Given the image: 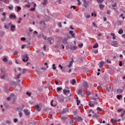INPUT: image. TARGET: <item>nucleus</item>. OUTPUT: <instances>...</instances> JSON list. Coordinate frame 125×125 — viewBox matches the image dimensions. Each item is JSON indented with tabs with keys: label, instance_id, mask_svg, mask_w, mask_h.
Wrapping results in <instances>:
<instances>
[{
	"label": "nucleus",
	"instance_id": "nucleus-1",
	"mask_svg": "<svg viewBox=\"0 0 125 125\" xmlns=\"http://www.w3.org/2000/svg\"><path fill=\"white\" fill-rule=\"evenodd\" d=\"M81 88L83 89L84 90L87 88H88V84L87 83V82L85 81L83 82V83L82 84Z\"/></svg>",
	"mask_w": 125,
	"mask_h": 125
},
{
	"label": "nucleus",
	"instance_id": "nucleus-2",
	"mask_svg": "<svg viewBox=\"0 0 125 125\" xmlns=\"http://www.w3.org/2000/svg\"><path fill=\"white\" fill-rule=\"evenodd\" d=\"M83 6H84V7H85V8H86V7H87V6H88V4H89V3L90 2H89L88 1L86 0H83Z\"/></svg>",
	"mask_w": 125,
	"mask_h": 125
},
{
	"label": "nucleus",
	"instance_id": "nucleus-3",
	"mask_svg": "<svg viewBox=\"0 0 125 125\" xmlns=\"http://www.w3.org/2000/svg\"><path fill=\"white\" fill-rule=\"evenodd\" d=\"M23 62H27L29 60V57L27 55H23L22 56Z\"/></svg>",
	"mask_w": 125,
	"mask_h": 125
},
{
	"label": "nucleus",
	"instance_id": "nucleus-4",
	"mask_svg": "<svg viewBox=\"0 0 125 125\" xmlns=\"http://www.w3.org/2000/svg\"><path fill=\"white\" fill-rule=\"evenodd\" d=\"M11 99L12 100H13V102H12L13 104H14L15 103V100H16V96L14 95V94H11L10 95Z\"/></svg>",
	"mask_w": 125,
	"mask_h": 125
},
{
	"label": "nucleus",
	"instance_id": "nucleus-5",
	"mask_svg": "<svg viewBox=\"0 0 125 125\" xmlns=\"http://www.w3.org/2000/svg\"><path fill=\"white\" fill-rule=\"evenodd\" d=\"M68 112H69V108H63L62 109V111L61 112V114L62 115H63V114H65V113H68Z\"/></svg>",
	"mask_w": 125,
	"mask_h": 125
},
{
	"label": "nucleus",
	"instance_id": "nucleus-6",
	"mask_svg": "<svg viewBox=\"0 0 125 125\" xmlns=\"http://www.w3.org/2000/svg\"><path fill=\"white\" fill-rule=\"evenodd\" d=\"M112 46H114L115 47H118V42L116 41H113L112 43H111Z\"/></svg>",
	"mask_w": 125,
	"mask_h": 125
},
{
	"label": "nucleus",
	"instance_id": "nucleus-7",
	"mask_svg": "<svg viewBox=\"0 0 125 125\" xmlns=\"http://www.w3.org/2000/svg\"><path fill=\"white\" fill-rule=\"evenodd\" d=\"M57 99L60 102H63L64 101V97L60 96L57 97Z\"/></svg>",
	"mask_w": 125,
	"mask_h": 125
},
{
	"label": "nucleus",
	"instance_id": "nucleus-8",
	"mask_svg": "<svg viewBox=\"0 0 125 125\" xmlns=\"http://www.w3.org/2000/svg\"><path fill=\"white\" fill-rule=\"evenodd\" d=\"M83 89L82 88L81 89H79L77 90V94H82V93H83Z\"/></svg>",
	"mask_w": 125,
	"mask_h": 125
},
{
	"label": "nucleus",
	"instance_id": "nucleus-9",
	"mask_svg": "<svg viewBox=\"0 0 125 125\" xmlns=\"http://www.w3.org/2000/svg\"><path fill=\"white\" fill-rule=\"evenodd\" d=\"M23 112L26 116H29V115H30V112H29V111L27 109H24Z\"/></svg>",
	"mask_w": 125,
	"mask_h": 125
},
{
	"label": "nucleus",
	"instance_id": "nucleus-10",
	"mask_svg": "<svg viewBox=\"0 0 125 125\" xmlns=\"http://www.w3.org/2000/svg\"><path fill=\"white\" fill-rule=\"evenodd\" d=\"M91 99L92 100H97V99H99V98H98V95H97V94H96L95 95V97H93V98H92Z\"/></svg>",
	"mask_w": 125,
	"mask_h": 125
},
{
	"label": "nucleus",
	"instance_id": "nucleus-11",
	"mask_svg": "<svg viewBox=\"0 0 125 125\" xmlns=\"http://www.w3.org/2000/svg\"><path fill=\"white\" fill-rule=\"evenodd\" d=\"M15 28H16L15 25H11V26L10 27V30L11 32H14L15 30Z\"/></svg>",
	"mask_w": 125,
	"mask_h": 125
},
{
	"label": "nucleus",
	"instance_id": "nucleus-12",
	"mask_svg": "<svg viewBox=\"0 0 125 125\" xmlns=\"http://www.w3.org/2000/svg\"><path fill=\"white\" fill-rule=\"evenodd\" d=\"M10 19H12V18H13L14 19H16V16L14 15H10L9 16Z\"/></svg>",
	"mask_w": 125,
	"mask_h": 125
},
{
	"label": "nucleus",
	"instance_id": "nucleus-13",
	"mask_svg": "<svg viewBox=\"0 0 125 125\" xmlns=\"http://www.w3.org/2000/svg\"><path fill=\"white\" fill-rule=\"evenodd\" d=\"M35 109L36 111H38V112H40V111H41V108H40V106L39 105H36L35 107Z\"/></svg>",
	"mask_w": 125,
	"mask_h": 125
},
{
	"label": "nucleus",
	"instance_id": "nucleus-14",
	"mask_svg": "<svg viewBox=\"0 0 125 125\" xmlns=\"http://www.w3.org/2000/svg\"><path fill=\"white\" fill-rule=\"evenodd\" d=\"M63 94H65V95H66V93H70V90L64 89L63 90Z\"/></svg>",
	"mask_w": 125,
	"mask_h": 125
},
{
	"label": "nucleus",
	"instance_id": "nucleus-15",
	"mask_svg": "<svg viewBox=\"0 0 125 125\" xmlns=\"http://www.w3.org/2000/svg\"><path fill=\"white\" fill-rule=\"evenodd\" d=\"M122 24H123V21H117V25L118 26H122Z\"/></svg>",
	"mask_w": 125,
	"mask_h": 125
},
{
	"label": "nucleus",
	"instance_id": "nucleus-16",
	"mask_svg": "<svg viewBox=\"0 0 125 125\" xmlns=\"http://www.w3.org/2000/svg\"><path fill=\"white\" fill-rule=\"evenodd\" d=\"M103 66H104V62H101L99 65L100 68H103Z\"/></svg>",
	"mask_w": 125,
	"mask_h": 125
},
{
	"label": "nucleus",
	"instance_id": "nucleus-17",
	"mask_svg": "<svg viewBox=\"0 0 125 125\" xmlns=\"http://www.w3.org/2000/svg\"><path fill=\"white\" fill-rule=\"evenodd\" d=\"M76 79H73L71 82V84L73 85H75V84H76Z\"/></svg>",
	"mask_w": 125,
	"mask_h": 125
},
{
	"label": "nucleus",
	"instance_id": "nucleus-18",
	"mask_svg": "<svg viewBox=\"0 0 125 125\" xmlns=\"http://www.w3.org/2000/svg\"><path fill=\"white\" fill-rule=\"evenodd\" d=\"M48 42H49L50 44H52V41H53V39L52 38H48Z\"/></svg>",
	"mask_w": 125,
	"mask_h": 125
},
{
	"label": "nucleus",
	"instance_id": "nucleus-19",
	"mask_svg": "<svg viewBox=\"0 0 125 125\" xmlns=\"http://www.w3.org/2000/svg\"><path fill=\"white\" fill-rule=\"evenodd\" d=\"M1 22H5L6 21V16L4 17L1 19Z\"/></svg>",
	"mask_w": 125,
	"mask_h": 125
},
{
	"label": "nucleus",
	"instance_id": "nucleus-20",
	"mask_svg": "<svg viewBox=\"0 0 125 125\" xmlns=\"http://www.w3.org/2000/svg\"><path fill=\"white\" fill-rule=\"evenodd\" d=\"M124 33V30H123V29H119V30L118 31V33L120 35H122V34H123Z\"/></svg>",
	"mask_w": 125,
	"mask_h": 125
},
{
	"label": "nucleus",
	"instance_id": "nucleus-21",
	"mask_svg": "<svg viewBox=\"0 0 125 125\" xmlns=\"http://www.w3.org/2000/svg\"><path fill=\"white\" fill-rule=\"evenodd\" d=\"M73 62H74V61L70 62L69 65H67V67H68V68H71V66H72V65H73Z\"/></svg>",
	"mask_w": 125,
	"mask_h": 125
},
{
	"label": "nucleus",
	"instance_id": "nucleus-22",
	"mask_svg": "<svg viewBox=\"0 0 125 125\" xmlns=\"http://www.w3.org/2000/svg\"><path fill=\"white\" fill-rule=\"evenodd\" d=\"M76 101H77V105H80V104H81V101H80L79 100V98L78 97L77 98Z\"/></svg>",
	"mask_w": 125,
	"mask_h": 125
},
{
	"label": "nucleus",
	"instance_id": "nucleus-23",
	"mask_svg": "<svg viewBox=\"0 0 125 125\" xmlns=\"http://www.w3.org/2000/svg\"><path fill=\"white\" fill-rule=\"evenodd\" d=\"M62 89H63V88L62 87H57V92H59V91H61V90H62Z\"/></svg>",
	"mask_w": 125,
	"mask_h": 125
},
{
	"label": "nucleus",
	"instance_id": "nucleus-24",
	"mask_svg": "<svg viewBox=\"0 0 125 125\" xmlns=\"http://www.w3.org/2000/svg\"><path fill=\"white\" fill-rule=\"evenodd\" d=\"M117 93H122L123 92V89H118L117 90Z\"/></svg>",
	"mask_w": 125,
	"mask_h": 125
},
{
	"label": "nucleus",
	"instance_id": "nucleus-25",
	"mask_svg": "<svg viewBox=\"0 0 125 125\" xmlns=\"http://www.w3.org/2000/svg\"><path fill=\"white\" fill-rule=\"evenodd\" d=\"M88 104H89V107H94V104H92L91 101L88 102Z\"/></svg>",
	"mask_w": 125,
	"mask_h": 125
},
{
	"label": "nucleus",
	"instance_id": "nucleus-26",
	"mask_svg": "<svg viewBox=\"0 0 125 125\" xmlns=\"http://www.w3.org/2000/svg\"><path fill=\"white\" fill-rule=\"evenodd\" d=\"M42 4L43 5H46V4H47V0H44V1Z\"/></svg>",
	"mask_w": 125,
	"mask_h": 125
},
{
	"label": "nucleus",
	"instance_id": "nucleus-27",
	"mask_svg": "<svg viewBox=\"0 0 125 125\" xmlns=\"http://www.w3.org/2000/svg\"><path fill=\"white\" fill-rule=\"evenodd\" d=\"M72 98H73L72 97V94H70V96L68 97V101H72Z\"/></svg>",
	"mask_w": 125,
	"mask_h": 125
},
{
	"label": "nucleus",
	"instance_id": "nucleus-28",
	"mask_svg": "<svg viewBox=\"0 0 125 125\" xmlns=\"http://www.w3.org/2000/svg\"><path fill=\"white\" fill-rule=\"evenodd\" d=\"M99 6H100V9L101 10V9H103V8H104V6L103 4H100L99 5Z\"/></svg>",
	"mask_w": 125,
	"mask_h": 125
},
{
	"label": "nucleus",
	"instance_id": "nucleus-29",
	"mask_svg": "<svg viewBox=\"0 0 125 125\" xmlns=\"http://www.w3.org/2000/svg\"><path fill=\"white\" fill-rule=\"evenodd\" d=\"M70 49H72V50H76L77 49L76 46H74L73 47H71Z\"/></svg>",
	"mask_w": 125,
	"mask_h": 125
},
{
	"label": "nucleus",
	"instance_id": "nucleus-30",
	"mask_svg": "<svg viewBox=\"0 0 125 125\" xmlns=\"http://www.w3.org/2000/svg\"><path fill=\"white\" fill-rule=\"evenodd\" d=\"M8 60H7V58L5 57L2 59V62H7Z\"/></svg>",
	"mask_w": 125,
	"mask_h": 125
},
{
	"label": "nucleus",
	"instance_id": "nucleus-31",
	"mask_svg": "<svg viewBox=\"0 0 125 125\" xmlns=\"http://www.w3.org/2000/svg\"><path fill=\"white\" fill-rule=\"evenodd\" d=\"M76 120L78 122H81L82 121H83V119H82L81 117L77 118Z\"/></svg>",
	"mask_w": 125,
	"mask_h": 125
},
{
	"label": "nucleus",
	"instance_id": "nucleus-32",
	"mask_svg": "<svg viewBox=\"0 0 125 125\" xmlns=\"http://www.w3.org/2000/svg\"><path fill=\"white\" fill-rule=\"evenodd\" d=\"M98 43H96L94 46H93V48H97L98 47Z\"/></svg>",
	"mask_w": 125,
	"mask_h": 125
},
{
	"label": "nucleus",
	"instance_id": "nucleus-33",
	"mask_svg": "<svg viewBox=\"0 0 125 125\" xmlns=\"http://www.w3.org/2000/svg\"><path fill=\"white\" fill-rule=\"evenodd\" d=\"M9 9H10V10H13V6H12V5L9 6Z\"/></svg>",
	"mask_w": 125,
	"mask_h": 125
},
{
	"label": "nucleus",
	"instance_id": "nucleus-34",
	"mask_svg": "<svg viewBox=\"0 0 125 125\" xmlns=\"http://www.w3.org/2000/svg\"><path fill=\"white\" fill-rule=\"evenodd\" d=\"M4 28H5L6 30H8V29H9V26L6 25V24H5L4 25Z\"/></svg>",
	"mask_w": 125,
	"mask_h": 125
},
{
	"label": "nucleus",
	"instance_id": "nucleus-35",
	"mask_svg": "<svg viewBox=\"0 0 125 125\" xmlns=\"http://www.w3.org/2000/svg\"><path fill=\"white\" fill-rule=\"evenodd\" d=\"M17 12H19V11H20V10H21V7H20V6H18L17 7Z\"/></svg>",
	"mask_w": 125,
	"mask_h": 125
},
{
	"label": "nucleus",
	"instance_id": "nucleus-36",
	"mask_svg": "<svg viewBox=\"0 0 125 125\" xmlns=\"http://www.w3.org/2000/svg\"><path fill=\"white\" fill-rule=\"evenodd\" d=\"M5 77H6V75H5V74H4L3 75H2L1 77V79L2 80H4V79H5Z\"/></svg>",
	"mask_w": 125,
	"mask_h": 125
},
{
	"label": "nucleus",
	"instance_id": "nucleus-37",
	"mask_svg": "<svg viewBox=\"0 0 125 125\" xmlns=\"http://www.w3.org/2000/svg\"><path fill=\"white\" fill-rule=\"evenodd\" d=\"M93 118H96L97 119L98 118V115L97 114L95 113L94 115L93 116Z\"/></svg>",
	"mask_w": 125,
	"mask_h": 125
},
{
	"label": "nucleus",
	"instance_id": "nucleus-38",
	"mask_svg": "<svg viewBox=\"0 0 125 125\" xmlns=\"http://www.w3.org/2000/svg\"><path fill=\"white\" fill-rule=\"evenodd\" d=\"M97 111H99L100 112H101V111H102V108H100L99 107H98L97 108Z\"/></svg>",
	"mask_w": 125,
	"mask_h": 125
},
{
	"label": "nucleus",
	"instance_id": "nucleus-39",
	"mask_svg": "<svg viewBox=\"0 0 125 125\" xmlns=\"http://www.w3.org/2000/svg\"><path fill=\"white\" fill-rule=\"evenodd\" d=\"M52 66H53V69L56 70V67H55V64H53Z\"/></svg>",
	"mask_w": 125,
	"mask_h": 125
},
{
	"label": "nucleus",
	"instance_id": "nucleus-40",
	"mask_svg": "<svg viewBox=\"0 0 125 125\" xmlns=\"http://www.w3.org/2000/svg\"><path fill=\"white\" fill-rule=\"evenodd\" d=\"M83 44L82 43V44H79V47H80V48H82V47H83Z\"/></svg>",
	"mask_w": 125,
	"mask_h": 125
},
{
	"label": "nucleus",
	"instance_id": "nucleus-41",
	"mask_svg": "<svg viewBox=\"0 0 125 125\" xmlns=\"http://www.w3.org/2000/svg\"><path fill=\"white\" fill-rule=\"evenodd\" d=\"M119 66L122 67L123 66V62L122 61H120L119 62Z\"/></svg>",
	"mask_w": 125,
	"mask_h": 125
},
{
	"label": "nucleus",
	"instance_id": "nucleus-42",
	"mask_svg": "<svg viewBox=\"0 0 125 125\" xmlns=\"http://www.w3.org/2000/svg\"><path fill=\"white\" fill-rule=\"evenodd\" d=\"M97 0L99 3H102V2H103V0Z\"/></svg>",
	"mask_w": 125,
	"mask_h": 125
},
{
	"label": "nucleus",
	"instance_id": "nucleus-43",
	"mask_svg": "<svg viewBox=\"0 0 125 125\" xmlns=\"http://www.w3.org/2000/svg\"><path fill=\"white\" fill-rule=\"evenodd\" d=\"M91 16H94V17H96L97 14H96V13H95V14H94V13H92V14H91Z\"/></svg>",
	"mask_w": 125,
	"mask_h": 125
},
{
	"label": "nucleus",
	"instance_id": "nucleus-44",
	"mask_svg": "<svg viewBox=\"0 0 125 125\" xmlns=\"http://www.w3.org/2000/svg\"><path fill=\"white\" fill-rule=\"evenodd\" d=\"M63 43H67V39H64L63 41Z\"/></svg>",
	"mask_w": 125,
	"mask_h": 125
},
{
	"label": "nucleus",
	"instance_id": "nucleus-45",
	"mask_svg": "<svg viewBox=\"0 0 125 125\" xmlns=\"http://www.w3.org/2000/svg\"><path fill=\"white\" fill-rule=\"evenodd\" d=\"M62 120H63V121H65L67 119V118L65 117H61Z\"/></svg>",
	"mask_w": 125,
	"mask_h": 125
},
{
	"label": "nucleus",
	"instance_id": "nucleus-46",
	"mask_svg": "<svg viewBox=\"0 0 125 125\" xmlns=\"http://www.w3.org/2000/svg\"><path fill=\"white\" fill-rule=\"evenodd\" d=\"M28 5H26V7H28V8L30 7L31 4H30V3L28 2Z\"/></svg>",
	"mask_w": 125,
	"mask_h": 125
},
{
	"label": "nucleus",
	"instance_id": "nucleus-47",
	"mask_svg": "<svg viewBox=\"0 0 125 125\" xmlns=\"http://www.w3.org/2000/svg\"><path fill=\"white\" fill-rule=\"evenodd\" d=\"M21 40L22 41H25L26 40V38H24V37H22V38H21Z\"/></svg>",
	"mask_w": 125,
	"mask_h": 125
},
{
	"label": "nucleus",
	"instance_id": "nucleus-48",
	"mask_svg": "<svg viewBox=\"0 0 125 125\" xmlns=\"http://www.w3.org/2000/svg\"><path fill=\"white\" fill-rule=\"evenodd\" d=\"M8 26H11H11H12L13 25V24L12 23V22H10L8 23Z\"/></svg>",
	"mask_w": 125,
	"mask_h": 125
},
{
	"label": "nucleus",
	"instance_id": "nucleus-49",
	"mask_svg": "<svg viewBox=\"0 0 125 125\" xmlns=\"http://www.w3.org/2000/svg\"><path fill=\"white\" fill-rule=\"evenodd\" d=\"M93 25L94 28H97V25H96V24H95V22H93Z\"/></svg>",
	"mask_w": 125,
	"mask_h": 125
},
{
	"label": "nucleus",
	"instance_id": "nucleus-50",
	"mask_svg": "<svg viewBox=\"0 0 125 125\" xmlns=\"http://www.w3.org/2000/svg\"><path fill=\"white\" fill-rule=\"evenodd\" d=\"M58 25L59 27H62V24L61 23V22H59Z\"/></svg>",
	"mask_w": 125,
	"mask_h": 125
},
{
	"label": "nucleus",
	"instance_id": "nucleus-51",
	"mask_svg": "<svg viewBox=\"0 0 125 125\" xmlns=\"http://www.w3.org/2000/svg\"><path fill=\"white\" fill-rule=\"evenodd\" d=\"M11 99V98L10 97L7 98V101H10V100Z\"/></svg>",
	"mask_w": 125,
	"mask_h": 125
},
{
	"label": "nucleus",
	"instance_id": "nucleus-52",
	"mask_svg": "<svg viewBox=\"0 0 125 125\" xmlns=\"http://www.w3.org/2000/svg\"><path fill=\"white\" fill-rule=\"evenodd\" d=\"M121 98H122V95L117 96V99H121Z\"/></svg>",
	"mask_w": 125,
	"mask_h": 125
},
{
	"label": "nucleus",
	"instance_id": "nucleus-53",
	"mask_svg": "<svg viewBox=\"0 0 125 125\" xmlns=\"http://www.w3.org/2000/svg\"><path fill=\"white\" fill-rule=\"evenodd\" d=\"M107 14H108V15H110V14H111V12L109 10H107Z\"/></svg>",
	"mask_w": 125,
	"mask_h": 125
},
{
	"label": "nucleus",
	"instance_id": "nucleus-54",
	"mask_svg": "<svg viewBox=\"0 0 125 125\" xmlns=\"http://www.w3.org/2000/svg\"><path fill=\"white\" fill-rule=\"evenodd\" d=\"M42 38L45 41L46 40V37H45V36L42 35Z\"/></svg>",
	"mask_w": 125,
	"mask_h": 125
},
{
	"label": "nucleus",
	"instance_id": "nucleus-55",
	"mask_svg": "<svg viewBox=\"0 0 125 125\" xmlns=\"http://www.w3.org/2000/svg\"><path fill=\"white\" fill-rule=\"evenodd\" d=\"M14 122L15 123H17V122H18V119H14Z\"/></svg>",
	"mask_w": 125,
	"mask_h": 125
},
{
	"label": "nucleus",
	"instance_id": "nucleus-56",
	"mask_svg": "<svg viewBox=\"0 0 125 125\" xmlns=\"http://www.w3.org/2000/svg\"><path fill=\"white\" fill-rule=\"evenodd\" d=\"M77 0V1H78V5H81V1H80V0Z\"/></svg>",
	"mask_w": 125,
	"mask_h": 125
},
{
	"label": "nucleus",
	"instance_id": "nucleus-57",
	"mask_svg": "<svg viewBox=\"0 0 125 125\" xmlns=\"http://www.w3.org/2000/svg\"><path fill=\"white\" fill-rule=\"evenodd\" d=\"M94 53H98V50L96 49L94 51Z\"/></svg>",
	"mask_w": 125,
	"mask_h": 125
},
{
	"label": "nucleus",
	"instance_id": "nucleus-58",
	"mask_svg": "<svg viewBox=\"0 0 125 125\" xmlns=\"http://www.w3.org/2000/svg\"><path fill=\"white\" fill-rule=\"evenodd\" d=\"M6 123H7V124H8V125H10V124H11V122H10L9 121H7Z\"/></svg>",
	"mask_w": 125,
	"mask_h": 125
},
{
	"label": "nucleus",
	"instance_id": "nucleus-59",
	"mask_svg": "<svg viewBox=\"0 0 125 125\" xmlns=\"http://www.w3.org/2000/svg\"><path fill=\"white\" fill-rule=\"evenodd\" d=\"M106 62H107V63H109V64H111V61L110 60H107L106 61Z\"/></svg>",
	"mask_w": 125,
	"mask_h": 125
},
{
	"label": "nucleus",
	"instance_id": "nucleus-60",
	"mask_svg": "<svg viewBox=\"0 0 125 125\" xmlns=\"http://www.w3.org/2000/svg\"><path fill=\"white\" fill-rule=\"evenodd\" d=\"M26 71H27V69H23L22 74H25V72H26Z\"/></svg>",
	"mask_w": 125,
	"mask_h": 125
},
{
	"label": "nucleus",
	"instance_id": "nucleus-61",
	"mask_svg": "<svg viewBox=\"0 0 125 125\" xmlns=\"http://www.w3.org/2000/svg\"><path fill=\"white\" fill-rule=\"evenodd\" d=\"M117 6V4L115 3L112 5V7H116Z\"/></svg>",
	"mask_w": 125,
	"mask_h": 125
},
{
	"label": "nucleus",
	"instance_id": "nucleus-62",
	"mask_svg": "<svg viewBox=\"0 0 125 125\" xmlns=\"http://www.w3.org/2000/svg\"><path fill=\"white\" fill-rule=\"evenodd\" d=\"M26 94H27V95H28V96H31V93H29V92H26Z\"/></svg>",
	"mask_w": 125,
	"mask_h": 125
},
{
	"label": "nucleus",
	"instance_id": "nucleus-63",
	"mask_svg": "<svg viewBox=\"0 0 125 125\" xmlns=\"http://www.w3.org/2000/svg\"><path fill=\"white\" fill-rule=\"evenodd\" d=\"M71 8H73V9H75L76 8V6H71Z\"/></svg>",
	"mask_w": 125,
	"mask_h": 125
},
{
	"label": "nucleus",
	"instance_id": "nucleus-64",
	"mask_svg": "<svg viewBox=\"0 0 125 125\" xmlns=\"http://www.w3.org/2000/svg\"><path fill=\"white\" fill-rule=\"evenodd\" d=\"M90 94V92L89 91L87 92L86 93V95H87L88 96H89Z\"/></svg>",
	"mask_w": 125,
	"mask_h": 125
}]
</instances>
